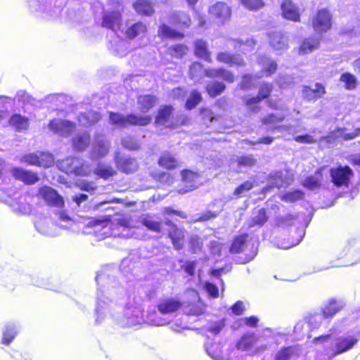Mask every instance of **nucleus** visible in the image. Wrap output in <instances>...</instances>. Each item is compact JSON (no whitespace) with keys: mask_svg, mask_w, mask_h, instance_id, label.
Returning <instances> with one entry per match:
<instances>
[{"mask_svg":"<svg viewBox=\"0 0 360 360\" xmlns=\"http://www.w3.org/2000/svg\"><path fill=\"white\" fill-rule=\"evenodd\" d=\"M225 89V84L218 81L210 82L206 85V91L212 98H215L221 95L224 91Z\"/></svg>","mask_w":360,"mask_h":360,"instance_id":"obj_39","label":"nucleus"},{"mask_svg":"<svg viewBox=\"0 0 360 360\" xmlns=\"http://www.w3.org/2000/svg\"><path fill=\"white\" fill-rule=\"evenodd\" d=\"M146 31V25L142 22H137L128 26L125 34L129 39H134L139 36L142 37Z\"/></svg>","mask_w":360,"mask_h":360,"instance_id":"obj_30","label":"nucleus"},{"mask_svg":"<svg viewBox=\"0 0 360 360\" xmlns=\"http://www.w3.org/2000/svg\"><path fill=\"white\" fill-rule=\"evenodd\" d=\"M257 243L249 236L248 233H243L236 236L229 248L231 254H243V263L252 261L257 254Z\"/></svg>","mask_w":360,"mask_h":360,"instance_id":"obj_1","label":"nucleus"},{"mask_svg":"<svg viewBox=\"0 0 360 360\" xmlns=\"http://www.w3.org/2000/svg\"><path fill=\"white\" fill-rule=\"evenodd\" d=\"M101 118V116L99 112L90 110L80 113L78 116V122L81 125L88 127L98 122Z\"/></svg>","mask_w":360,"mask_h":360,"instance_id":"obj_28","label":"nucleus"},{"mask_svg":"<svg viewBox=\"0 0 360 360\" xmlns=\"http://www.w3.org/2000/svg\"><path fill=\"white\" fill-rule=\"evenodd\" d=\"M272 89L273 87L271 84H262L259 88L258 94L257 96L245 98L244 100L245 105L252 111H258V107L255 106V105L260 103L264 99L267 98L270 96L272 91Z\"/></svg>","mask_w":360,"mask_h":360,"instance_id":"obj_14","label":"nucleus"},{"mask_svg":"<svg viewBox=\"0 0 360 360\" xmlns=\"http://www.w3.org/2000/svg\"><path fill=\"white\" fill-rule=\"evenodd\" d=\"M195 261H186L181 267L188 276H192L195 274Z\"/></svg>","mask_w":360,"mask_h":360,"instance_id":"obj_62","label":"nucleus"},{"mask_svg":"<svg viewBox=\"0 0 360 360\" xmlns=\"http://www.w3.org/2000/svg\"><path fill=\"white\" fill-rule=\"evenodd\" d=\"M233 42H234L235 49H238L241 46H244L241 49V51L243 53L245 51H249L252 50V49L255 46V42H254L253 39H247L245 41V42H243V41H240V40H236V41H233Z\"/></svg>","mask_w":360,"mask_h":360,"instance_id":"obj_56","label":"nucleus"},{"mask_svg":"<svg viewBox=\"0 0 360 360\" xmlns=\"http://www.w3.org/2000/svg\"><path fill=\"white\" fill-rule=\"evenodd\" d=\"M304 193L301 190H294L285 193L281 200L287 202H294L297 200L302 199Z\"/></svg>","mask_w":360,"mask_h":360,"instance_id":"obj_48","label":"nucleus"},{"mask_svg":"<svg viewBox=\"0 0 360 360\" xmlns=\"http://www.w3.org/2000/svg\"><path fill=\"white\" fill-rule=\"evenodd\" d=\"M360 136V127H357L352 132H347L345 128H341V141H348Z\"/></svg>","mask_w":360,"mask_h":360,"instance_id":"obj_52","label":"nucleus"},{"mask_svg":"<svg viewBox=\"0 0 360 360\" xmlns=\"http://www.w3.org/2000/svg\"><path fill=\"white\" fill-rule=\"evenodd\" d=\"M257 341L258 337L255 333H247L237 341L236 347L240 351L250 352V354L252 356L258 355L265 352L267 347L265 345L255 347Z\"/></svg>","mask_w":360,"mask_h":360,"instance_id":"obj_5","label":"nucleus"},{"mask_svg":"<svg viewBox=\"0 0 360 360\" xmlns=\"http://www.w3.org/2000/svg\"><path fill=\"white\" fill-rule=\"evenodd\" d=\"M39 195L49 206L59 208L64 207L63 198L50 186L41 187L39 189Z\"/></svg>","mask_w":360,"mask_h":360,"instance_id":"obj_11","label":"nucleus"},{"mask_svg":"<svg viewBox=\"0 0 360 360\" xmlns=\"http://www.w3.org/2000/svg\"><path fill=\"white\" fill-rule=\"evenodd\" d=\"M94 174L103 179H108L114 176L116 172L111 166L98 165L94 170Z\"/></svg>","mask_w":360,"mask_h":360,"instance_id":"obj_45","label":"nucleus"},{"mask_svg":"<svg viewBox=\"0 0 360 360\" xmlns=\"http://www.w3.org/2000/svg\"><path fill=\"white\" fill-rule=\"evenodd\" d=\"M136 11L141 15H150L154 13L152 4L147 0H136L134 4Z\"/></svg>","mask_w":360,"mask_h":360,"instance_id":"obj_40","label":"nucleus"},{"mask_svg":"<svg viewBox=\"0 0 360 360\" xmlns=\"http://www.w3.org/2000/svg\"><path fill=\"white\" fill-rule=\"evenodd\" d=\"M183 307V302L177 297H166L157 305L158 311L163 315L178 311Z\"/></svg>","mask_w":360,"mask_h":360,"instance_id":"obj_17","label":"nucleus"},{"mask_svg":"<svg viewBox=\"0 0 360 360\" xmlns=\"http://www.w3.org/2000/svg\"><path fill=\"white\" fill-rule=\"evenodd\" d=\"M289 185V182L285 179L283 174L281 172H276L270 176L269 184L263 189L265 192L272 188H285Z\"/></svg>","mask_w":360,"mask_h":360,"instance_id":"obj_26","label":"nucleus"},{"mask_svg":"<svg viewBox=\"0 0 360 360\" xmlns=\"http://www.w3.org/2000/svg\"><path fill=\"white\" fill-rule=\"evenodd\" d=\"M202 247V242L197 236H192L189 240V248L190 251L193 254L197 253L201 250Z\"/></svg>","mask_w":360,"mask_h":360,"instance_id":"obj_54","label":"nucleus"},{"mask_svg":"<svg viewBox=\"0 0 360 360\" xmlns=\"http://www.w3.org/2000/svg\"><path fill=\"white\" fill-rule=\"evenodd\" d=\"M339 140H341V128L337 127L327 136L321 137L320 143L322 144L326 143V146L329 147L330 145L335 143Z\"/></svg>","mask_w":360,"mask_h":360,"instance_id":"obj_42","label":"nucleus"},{"mask_svg":"<svg viewBox=\"0 0 360 360\" xmlns=\"http://www.w3.org/2000/svg\"><path fill=\"white\" fill-rule=\"evenodd\" d=\"M58 167L67 174L77 176H87L89 174L88 166L82 158L77 157H68L63 160L58 162Z\"/></svg>","mask_w":360,"mask_h":360,"instance_id":"obj_6","label":"nucleus"},{"mask_svg":"<svg viewBox=\"0 0 360 360\" xmlns=\"http://www.w3.org/2000/svg\"><path fill=\"white\" fill-rule=\"evenodd\" d=\"M122 24V15L117 11H111L104 13L103 16L102 26L116 32L120 29Z\"/></svg>","mask_w":360,"mask_h":360,"instance_id":"obj_18","label":"nucleus"},{"mask_svg":"<svg viewBox=\"0 0 360 360\" xmlns=\"http://www.w3.org/2000/svg\"><path fill=\"white\" fill-rule=\"evenodd\" d=\"M332 14L328 9L321 8L318 10L311 20L314 30L317 33L326 32L332 27Z\"/></svg>","mask_w":360,"mask_h":360,"instance_id":"obj_8","label":"nucleus"},{"mask_svg":"<svg viewBox=\"0 0 360 360\" xmlns=\"http://www.w3.org/2000/svg\"><path fill=\"white\" fill-rule=\"evenodd\" d=\"M281 10L283 18L293 22L300 21V8L292 0H283L281 4Z\"/></svg>","mask_w":360,"mask_h":360,"instance_id":"obj_16","label":"nucleus"},{"mask_svg":"<svg viewBox=\"0 0 360 360\" xmlns=\"http://www.w3.org/2000/svg\"><path fill=\"white\" fill-rule=\"evenodd\" d=\"M16 331L13 328H6L3 333L1 340L2 344L8 345L14 340L16 335Z\"/></svg>","mask_w":360,"mask_h":360,"instance_id":"obj_58","label":"nucleus"},{"mask_svg":"<svg viewBox=\"0 0 360 360\" xmlns=\"http://www.w3.org/2000/svg\"><path fill=\"white\" fill-rule=\"evenodd\" d=\"M11 172L15 179L21 181L28 185L34 184L39 180L37 173L24 169L21 167H13Z\"/></svg>","mask_w":360,"mask_h":360,"instance_id":"obj_19","label":"nucleus"},{"mask_svg":"<svg viewBox=\"0 0 360 360\" xmlns=\"http://www.w3.org/2000/svg\"><path fill=\"white\" fill-rule=\"evenodd\" d=\"M323 180V176L321 173V169L317 170L314 175H311L308 176L303 182L302 185L309 189V190H315L319 188Z\"/></svg>","mask_w":360,"mask_h":360,"instance_id":"obj_34","label":"nucleus"},{"mask_svg":"<svg viewBox=\"0 0 360 360\" xmlns=\"http://www.w3.org/2000/svg\"><path fill=\"white\" fill-rule=\"evenodd\" d=\"M9 123L17 131L27 130L29 127V120L20 114L12 115L9 119Z\"/></svg>","mask_w":360,"mask_h":360,"instance_id":"obj_33","label":"nucleus"},{"mask_svg":"<svg viewBox=\"0 0 360 360\" xmlns=\"http://www.w3.org/2000/svg\"><path fill=\"white\" fill-rule=\"evenodd\" d=\"M299 351L298 345L283 347L276 353L274 360H291L299 356Z\"/></svg>","mask_w":360,"mask_h":360,"instance_id":"obj_22","label":"nucleus"},{"mask_svg":"<svg viewBox=\"0 0 360 360\" xmlns=\"http://www.w3.org/2000/svg\"><path fill=\"white\" fill-rule=\"evenodd\" d=\"M20 162L29 165L43 167L45 168L51 167L54 163L53 155L46 152H36L24 155Z\"/></svg>","mask_w":360,"mask_h":360,"instance_id":"obj_7","label":"nucleus"},{"mask_svg":"<svg viewBox=\"0 0 360 360\" xmlns=\"http://www.w3.org/2000/svg\"><path fill=\"white\" fill-rule=\"evenodd\" d=\"M231 309L233 314L239 316L245 311V306L242 301L238 300L231 306Z\"/></svg>","mask_w":360,"mask_h":360,"instance_id":"obj_63","label":"nucleus"},{"mask_svg":"<svg viewBox=\"0 0 360 360\" xmlns=\"http://www.w3.org/2000/svg\"><path fill=\"white\" fill-rule=\"evenodd\" d=\"M342 309V305L335 299H332L322 309V314L325 319H329L335 315Z\"/></svg>","mask_w":360,"mask_h":360,"instance_id":"obj_31","label":"nucleus"},{"mask_svg":"<svg viewBox=\"0 0 360 360\" xmlns=\"http://www.w3.org/2000/svg\"><path fill=\"white\" fill-rule=\"evenodd\" d=\"M270 45L275 50H283L287 46V40L280 32H274L269 34Z\"/></svg>","mask_w":360,"mask_h":360,"instance_id":"obj_32","label":"nucleus"},{"mask_svg":"<svg viewBox=\"0 0 360 360\" xmlns=\"http://www.w3.org/2000/svg\"><path fill=\"white\" fill-rule=\"evenodd\" d=\"M115 162L117 169L124 174H129L136 172L139 169V163L136 159L122 155L117 152L115 155Z\"/></svg>","mask_w":360,"mask_h":360,"instance_id":"obj_9","label":"nucleus"},{"mask_svg":"<svg viewBox=\"0 0 360 360\" xmlns=\"http://www.w3.org/2000/svg\"><path fill=\"white\" fill-rule=\"evenodd\" d=\"M172 110L173 108L171 105H165L160 107L155 117L156 124H165L169 119Z\"/></svg>","mask_w":360,"mask_h":360,"instance_id":"obj_43","label":"nucleus"},{"mask_svg":"<svg viewBox=\"0 0 360 360\" xmlns=\"http://www.w3.org/2000/svg\"><path fill=\"white\" fill-rule=\"evenodd\" d=\"M240 2L244 7L251 11L258 10L264 6V2L262 0H240Z\"/></svg>","mask_w":360,"mask_h":360,"instance_id":"obj_50","label":"nucleus"},{"mask_svg":"<svg viewBox=\"0 0 360 360\" xmlns=\"http://www.w3.org/2000/svg\"><path fill=\"white\" fill-rule=\"evenodd\" d=\"M204 72L205 75L210 78H221L229 83L234 82V75L224 68H208Z\"/></svg>","mask_w":360,"mask_h":360,"instance_id":"obj_23","label":"nucleus"},{"mask_svg":"<svg viewBox=\"0 0 360 360\" xmlns=\"http://www.w3.org/2000/svg\"><path fill=\"white\" fill-rule=\"evenodd\" d=\"M218 61L226 63L230 66H243L245 64L244 60L238 54H231L228 52H220L217 54Z\"/></svg>","mask_w":360,"mask_h":360,"instance_id":"obj_25","label":"nucleus"},{"mask_svg":"<svg viewBox=\"0 0 360 360\" xmlns=\"http://www.w3.org/2000/svg\"><path fill=\"white\" fill-rule=\"evenodd\" d=\"M172 55L176 58H182L187 52L188 49L183 44H176L172 47Z\"/></svg>","mask_w":360,"mask_h":360,"instance_id":"obj_60","label":"nucleus"},{"mask_svg":"<svg viewBox=\"0 0 360 360\" xmlns=\"http://www.w3.org/2000/svg\"><path fill=\"white\" fill-rule=\"evenodd\" d=\"M305 226H287L277 239V246L282 249H290L297 245L305 236Z\"/></svg>","mask_w":360,"mask_h":360,"instance_id":"obj_2","label":"nucleus"},{"mask_svg":"<svg viewBox=\"0 0 360 360\" xmlns=\"http://www.w3.org/2000/svg\"><path fill=\"white\" fill-rule=\"evenodd\" d=\"M90 140L88 132L76 134L72 139L73 148L77 151H84L89 146Z\"/></svg>","mask_w":360,"mask_h":360,"instance_id":"obj_27","label":"nucleus"},{"mask_svg":"<svg viewBox=\"0 0 360 360\" xmlns=\"http://www.w3.org/2000/svg\"><path fill=\"white\" fill-rule=\"evenodd\" d=\"M158 35L162 38H181L183 34L171 28L169 26L162 24L158 27Z\"/></svg>","mask_w":360,"mask_h":360,"instance_id":"obj_44","label":"nucleus"},{"mask_svg":"<svg viewBox=\"0 0 360 360\" xmlns=\"http://www.w3.org/2000/svg\"><path fill=\"white\" fill-rule=\"evenodd\" d=\"M202 71V65L200 63H193L191 64L189 68L190 77L192 79H195L200 75V72Z\"/></svg>","mask_w":360,"mask_h":360,"instance_id":"obj_61","label":"nucleus"},{"mask_svg":"<svg viewBox=\"0 0 360 360\" xmlns=\"http://www.w3.org/2000/svg\"><path fill=\"white\" fill-rule=\"evenodd\" d=\"M49 129L63 137L70 136L75 129V124L67 120L53 119L50 121Z\"/></svg>","mask_w":360,"mask_h":360,"instance_id":"obj_12","label":"nucleus"},{"mask_svg":"<svg viewBox=\"0 0 360 360\" xmlns=\"http://www.w3.org/2000/svg\"><path fill=\"white\" fill-rule=\"evenodd\" d=\"M209 13L211 15L214 17L219 23L224 24L231 19V8L226 3L218 1L210 7Z\"/></svg>","mask_w":360,"mask_h":360,"instance_id":"obj_13","label":"nucleus"},{"mask_svg":"<svg viewBox=\"0 0 360 360\" xmlns=\"http://www.w3.org/2000/svg\"><path fill=\"white\" fill-rule=\"evenodd\" d=\"M169 22L179 27L187 28L191 25L189 15L184 12H173L169 18Z\"/></svg>","mask_w":360,"mask_h":360,"instance_id":"obj_29","label":"nucleus"},{"mask_svg":"<svg viewBox=\"0 0 360 360\" xmlns=\"http://www.w3.org/2000/svg\"><path fill=\"white\" fill-rule=\"evenodd\" d=\"M168 235L174 248L177 250H181L184 245L183 242L184 240V234L183 230L178 229L177 226H174V228L169 231Z\"/></svg>","mask_w":360,"mask_h":360,"instance_id":"obj_35","label":"nucleus"},{"mask_svg":"<svg viewBox=\"0 0 360 360\" xmlns=\"http://www.w3.org/2000/svg\"><path fill=\"white\" fill-rule=\"evenodd\" d=\"M122 146L129 150H136L139 149V144L136 140L131 136H127L122 139Z\"/></svg>","mask_w":360,"mask_h":360,"instance_id":"obj_51","label":"nucleus"},{"mask_svg":"<svg viewBox=\"0 0 360 360\" xmlns=\"http://www.w3.org/2000/svg\"><path fill=\"white\" fill-rule=\"evenodd\" d=\"M110 143L102 136H97L94 139L91 150L90 151V158L92 160H98L107 155L109 152Z\"/></svg>","mask_w":360,"mask_h":360,"instance_id":"obj_15","label":"nucleus"},{"mask_svg":"<svg viewBox=\"0 0 360 360\" xmlns=\"http://www.w3.org/2000/svg\"><path fill=\"white\" fill-rule=\"evenodd\" d=\"M195 54L208 63L211 62L210 53L207 50V43L202 39H198L195 42Z\"/></svg>","mask_w":360,"mask_h":360,"instance_id":"obj_38","label":"nucleus"},{"mask_svg":"<svg viewBox=\"0 0 360 360\" xmlns=\"http://www.w3.org/2000/svg\"><path fill=\"white\" fill-rule=\"evenodd\" d=\"M205 289L207 293L214 298L219 297V290L216 285L212 283H205Z\"/></svg>","mask_w":360,"mask_h":360,"instance_id":"obj_64","label":"nucleus"},{"mask_svg":"<svg viewBox=\"0 0 360 360\" xmlns=\"http://www.w3.org/2000/svg\"><path fill=\"white\" fill-rule=\"evenodd\" d=\"M359 340L360 338L354 335L338 337L333 344V355H339L352 349L358 344Z\"/></svg>","mask_w":360,"mask_h":360,"instance_id":"obj_10","label":"nucleus"},{"mask_svg":"<svg viewBox=\"0 0 360 360\" xmlns=\"http://www.w3.org/2000/svg\"><path fill=\"white\" fill-rule=\"evenodd\" d=\"M181 177L183 181L188 184V188L186 190L180 189L179 193L181 194L186 193L189 191L195 189L198 186V180L199 179V174L191 170L185 169L181 172Z\"/></svg>","mask_w":360,"mask_h":360,"instance_id":"obj_21","label":"nucleus"},{"mask_svg":"<svg viewBox=\"0 0 360 360\" xmlns=\"http://www.w3.org/2000/svg\"><path fill=\"white\" fill-rule=\"evenodd\" d=\"M319 41L316 37H309L305 39L300 47V53L301 54H307L309 53L314 50L316 49L319 46Z\"/></svg>","mask_w":360,"mask_h":360,"instance_id":"obj_41","label":"nucleus"},{"mask_svg":"<svg viewBox=\"0 0 360 360\" xmlns=\"http://www.w3.org/2000/svg\"><path fill=\"white\" fill-rule=\"evenodd\" d=\"M158 98L150 94L141 95L137 98L138 108L142 113H147L157 103Z\"/></svg>","mask_w":360,"mask_h":360,"instance_id":"obj_24","label":"nucleus"},{"mask_svg":"<svg viewBox=\"0 0 360 360\" xmlns=\"http://www.w3.org/2000/svg\"><path fill=\"white\" fill-rule=\"evenodd\" d=\"M329 176L335 186L347 188L354 176V172L348 165H339L329 169Z\"/></svg>","mask_w":360,"mask_h":360,"instance_id":"obj_4","label":"nucleus"},{"mask_svg":"<svg viewBox=\"0 0 360 360\" xmlns=\"http://www.w3.org/2000/svg\"><path fill=\"white\" fill-rule=\"evenodd\" d=\"M253 225H263L267 221L265 209H259L253 216Z\"/></svg>","mask_w":360,"mask_h":360,"instance_id":"obj_53","label":"nucleus"},{"mask_svg":"<svg viewBox=\"0 0 360 360\" xmlns=\"http://www.w3.org/2000/svg\"><path fill=\"white\" fill-rule=\"evenodd\" d=\"M284 119L285 116L283 115L269 114L264 117L262 122L263 124L266 126V131L274 132L276 130L281 131L286 129V127L284 125H275L282 122Z\"/></svg>","mask_w":360,"mask_h":360,"instance_id":"obj_20","label":"nucleus"},{"mask_svg":"<svg viewBox=\"0 0 360 360\" xmlns=\"http://www.w3.org/2000/svg\"><path fill=\"white\" fill-rule=\"evenodd\" d=\"M201 100V94L197 90H193L186 102L185 107L187 110H192L197 106Z\"/></svg>","mask_w":360,"mask_h":360,"instance_id":"obj_46","label":"nucleus"},{"mask_svg":"<svg viewBox=\"0 0 360 360\" xmlns=\"http://www.w3.org/2000/svg\"><path fill=\"white\" fill-rule=\"evenodd\" d=\"M254 187V182L251 181H246L244 183L239 185L234 191V195L240 196L249 191Z\"/></svg>","mask_w":360,"mask_h":360,"instance_id":"obj_55","label":"nucleus"},{"mask_svg":"<svg viewBox=\"0 0 360 360\" xmlns=\"http://www.w3.org/2000/svg\"><path fill=\"white\" fill-rule=\"evenodd\" d=\"M158 164L167 169H172L178 166V160L170 153L165 151L160 155Z\"/></svg>","mask_w":360,"mask_h":360,"instance_id":"obj_36","label":"nucleus"},{"mask_svg":"<svg viewBox=\"0 0 360 360\" xmlns=\"http://www.w3.org/2000/svg\"><path fill=\"white\" fill-rule=\"evenodd\" d=\"M151 121L152 117L150 115H136L132 113L124 115L120 112H109L110 124L120 127L128 125L144 127L149 124Z\"/></svg>","mask_w":360,"mask_h":360,"instance_id":"obj_3","label":"nucleus"},{"mask_svg":"<svg viewBox=\"0 0 360 360\" xmlns=\"http://www.w3.org/2000/svg\"><path fill=\"white\" fill-rule=\"evenodd\" d=\"M253 86V77L251 75H245L242 77V81L240 84V89L243 90H250Z\"/></svg>","mask_w":360,"mask_h":360,"instance_id":"obj_59","label":"nucleus"},{"mask_svg":"<svg viewBox=\"0 0 360 360\" xmlns=\"http://www.w3.org/2000/svg\"><path fill=\"white\" fill-rule=\"evenodd\" d=\"M340 81L345 84V87L348 90L356 88L357 80L354 75L349 72H345L340 76Z\"/></svg>","mask_w":360,"mask_h":360,"instance_id":"obj_47","label":"nucleus"},{"mask_svg":"<svg viewBox=\"0 0 360 360\" xmlns=\"http://www.w3.org/2000/svg\"><path fill=\"white\" fill-rule=\"evenodd\" d=\"M216 217V213L212 212L211 211H207L203 214H197L196 216L193 217V219L189 221V222H203Z\"/></svg>","mask_w":360,"mask_h":360,"instance_id":"obj_57","label":"nucleus"},{"mask_svg":"<svg viewBox=\"0 0 360 360\" xmlns=\"http://www.w3.org/2000/svg\"><path fill=\"white\" fill-rule=\"evenodd\" d=\"M258 61L259 63L262 65V71L264 72V73L257 75L258 78L262 77L264 75L265 76H270L276 72L277 69V64L275 61L266 57H260Z\"/></svg>","mask_w":360,"mask_h":360,"instance_id":"obj_37","label":"nucleus"},{"mask_svg":"<svg viewBox=\"0 0 360 360\" xmlns=\"http://www.w3.org/2000/svg\"><path fill=\"white\" fill-rule=\"evenodd\" d=\"M257 160L253 155H243L238 158L237 162L240 167H250L255 165Z\"/></svg>","mask_w":360,"mask_h":360,"instance_id":"obj_49","label":"nucleus"}]
</instances>
